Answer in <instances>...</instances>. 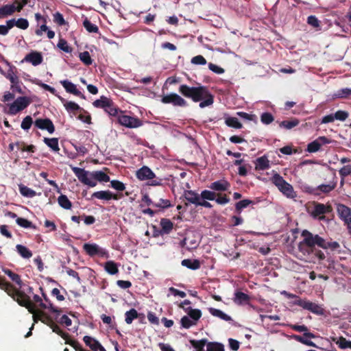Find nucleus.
<instances>
[{"label":"nucleus","mask_w":351,"mask_h":351,"mask_svg":"<svg viewBox=\"0 0 351 351\" xmlns=\"http://www.w3.org/2000/svg\"><path fill=\"white\" fill-rule=\"evenodd\" d=\"M301 236L303 240L298 245L300 252L304 256L313 254L319 261L324 260L326 256L322 250L317 249L316 246L324 250L330 249L332 251H335L340 247L338 242L328 241L319 234H313L308 230H302Z\"/></svg>","instance_id":"1"},{"label":"nucleus","mask_w":351,"mask_h":351,"mask_svg":"<svg viewBox=\"0 0 351 351\" xmlns=\"http://www.w3.org/2000/svg\"><path fill=\"white\" fill-rule=\"evenodd\" d=\"M179 93L186 98L191 99L194 102H200L199 106L204 108L212 106L214 103V95L205 86H189L182 84L178 88Z\"/></svg>","instance_id":"2"},{"label":"nucleus","mask_w":351,"mask_h":351,"mask_svg":"<svg viewBox=\"0 0 351 351\" xmlns=\"http://www.w3.org/2000/svg\"><path fill=\"white\" fill-rule=\"evenodd\" d=\"M5 287L3 290L20 306L25 307L30 313L34 315L38 311L35 304L31 301L29 296L24 291L16 289L9 282Z\"/></svg>","instance_id":"3"},{"label":"nucleus","mask_w":351,"mask_h":351,"mask_svg":"<svg viewBox=\"0 0 351 351\" xmlns=\"http://www.w3.org/2000/svg\"><path fill=\"white\" fill-rule=\"evenodd\" d=\"M93 105L95 108L103 109L109 115L113 117L117 116L119 110L111 99L104 95L94 101Z\"/></svg>","instance_id":"4"},{"label":"nucleus","mask_w":351,"mask_h":351,"mask_svg":"<svg viewBox=\"0 0 351 351\" xmlns=\"http://www.w3.org/2000/svg\"><path fill=\"white\" fill-rule=\"evenodd\" d=\"M293 304L294 305L299 306L305 310H308L317 315H322L324 313V310L320 305L306 299H298V300H294Z\"/></svg>","instance_id":"5"},{"label":"nucleus","mask_w":351,"mask_h":351,"mask_svg":"<svg viewBox=\"0 0 351 351\" xmlns=\"http://www.w3.org/2000/svg\"><path fill=\"white\" fill-rule=\"evenodd\" d=\"M72 171L74 173L78 180L84 184L90 187H94L97 185L96 181L91 180L90 173L84 169L71 166Z\"/></svg>","instance_id":"6"},{"label":"nucleus","mask_w":351,"mask_h":351,"mask_svg":"<svg viewBox=\"0 0 351 351\" xmlns=\"http://www.w3.org/2000/svg\"><path fill=\"white\" fill-rule=\"evenodd\" d=\"M337 213L339 219L343 221L349 232L351 234V208L345 204L337 205Z\"/></svg>","instance_id":"7"},{"label":"nucleus","mask_w":351,"mask_h":351,"mask_svg":"<svg viewBox=\"0 0 351 351\" xmlns=\"http://www.w3.org/2000/svg\"><path fill=\"white\" fill-rule=\"evenodd\" d=\"M31 103V99L27 97H19L13 103L9 105L8 114H16L19 112L26 108Z\"/></svg>","instance_id":"8"},{"label":"nucleus","mask_w":351,"mask_h":351,"mask_svg":"<svg viewBox=\"0 0 351 351\" xmlns=\"http://www.w3.org/2000/svg\"><path fill=\"white\" fill-rule=\"evenodd\" d=\"M118 123L128 128H137L143 125V121L134 117L125 114H117Z\"/></svg>","instance_id":"9"},{"label":"nucleus","mask_w":351,"mask_h":351,"mask_svg":"<svg viewBox=\"0 0 351 351\" xmlns=\"http://www.w3.org/2000/svg\"><path fill=\"white\" fill-rule=\"evenodd\" d=\"M161 101L163 104H171L176 106L184 107L187 106L186 100L176 93H170L164 95L161 99Z\"/></svg>","instance_id":"10"},{"label":"nucleus","mask_w":351,"mask_h":351,"mask_svg":"<svg viewBox=\"0 0 351 351\" xmlns=\"http://www.w3.org/2000/svg\"><path fill=\"white\" fill-rule=\"evenodd\" d=\"M123 197V195L113 194L110 191H99L95 192L91 195V199L96 198L105 201H109L110 199L118 200Z\"/></svg>","instance_id":"11"},{"label":"nucleus","mask_w":351,"mask_h":351,"mask_svg":"<svg viewBox=\"0 0 351 351\" xmlns=\"http://www.w3.org/2000/svg\"><path fill=\"white\" fill-rule=\"evenodd\" d=\"M34 125L42 130H47L49 134H53L55 132V126L52 121L48 118L37 119L34 121Z\"/></svg>","instance_id":"12"},{"label":"nucleus","mask_w":351,"mask_h":351,"mask_svg":"<svg viewBox=\"0 0 351 351\" xmlns=\"http://www.w3.org/2000/svg\"><path fill=\"white\" fill-rule=\"evenodd\" d=\"M182 197L187 202L184 203L185 206H188L189 204H192L195 206H197V203L201 198L200 194L192 190H185Z\"/></svg>","instance_id":"13"},{"label":"nucleus","mask_w":351,"mask_h":351,"mask_svg":"<svg viewBox=\"0 0 351 351\" xmlns=\"http://www.w3.org/2000/svg\"><path fill=\"white\" fill-rule=\"evenodd\" d=\"M330 142V140L326 136H319L316 140L308 144L306 151L309 153H315L319 150L322 145L328 144Z\"/></svg>","instance_id":"14"},{"label":"nucleus","mask_w":351,"mask_h":351,"mask_svg":"<svg viewBox=\"0 0 351 351\" xmlns=\"http://www.w3.org/2000/svg\"><path fill=\"white\" fill-rule=\"evenodd\" d=\"M83 249L90 256H95L96 255H100L103 256L106 254L104 250L100 248L95 243H84L83 245Z\"/></svg>","instance_id":"15"},{"label":"nucleus","mask_w":351,"mask_h":351,"mask_svg":"<svg viewBox=\"0 0 351 351\" xmlns=\"http://www.w3.org/2000/svg\"><path fill=\"white\" fill-rule=\"evenodd\" d=\"M60 84L64 88L65 90L71 94H73L75 96L80 97L82 99H85V96L82 94L76 87V85L72 83L71 82L64 80L60 81Z\"/></svg>","instance_id":"16"},{"label":"nucleus","mask_w":351,"mask_h":351,"mask_svg":"<svg viewBox=\"0 0 351 351\" xmlns=\"http://www.w3.org/2000/svg\"><path fill=\"white\" fill-rule=\"evenodd\" d=\"M211 190L219 192L227 191L230 188V183L226 180L221 179L210 183L208 186Z\"/></svg>","instance_id":"17"},{"label":"nucleus","mask_w":351,"mask_h":351,"mask_svg":"<svg viewBox=\"0 0 351 351\" xmlns=\"http://www.w3.org/2000/svg\"><path fill=\"white\" fill-rule=\"evenodd\" d=\"M136 177L140 180H152L156 177L155 173L147 166H143L136 171Z\"/></svg>","instance_id":"18"},{"label":"nucleus","mask_w":351,"mask_h":351,"mask_svg":"<svg viewBox=\"0 0 351 351\" xmlns=\"http://www.w3.org/2000/svg\"><path fill=\"white\" fill-rule=\"evenodd\" d=\"M43 60L41 53L38 51H32L27 54L23 61L30 62L34 66H38L42 63Z\"/></svg>","instance_id":"19"},{"label":"nucleus","mask_w":351,"mask_h":351,"mask_svg":"<svg viewBox=\"0 0 351 351\" xmlns=\"http://www.w3.org/2000/svg\"><path fill=\"white\" fill-rule=\"evenodd\" d=\"M331 206H326L324 204L316 202L315 204L314 210L311 213V215L313 217H317L321 215H324L331 212Z\"/></svg>","instance_id":"20"},{"label":"nucleus","mask_w":351,"mask_h":351,"mask_svg":"<svg viewBox=\"0 0 351 351\" xmlns=\"http://www.w3.org/2000/svg\"><path fill=\"white\" fill-rule=\"evenodd\" d=\"M256 171H264L270 167L269 160L265 155L258 157L254 161Z\"/></svg>","instance_id":"21"},{"label":"nucleus","mask_w":351,"mask_h":351,"mask_svg":"<svg viewBox=\"0 0 351 351\" xmlns=\"http://www.w3.org/2000/svg\"><path fill=\"white\" fill-rule=\"evenodd\" d=\"M160 225L161 226V230L160 231V234L161 235L169 234L173 228V223L167 218H162Z\"/></svg>","instance_id":"22"},{"label":"nucleus","mask_w":351,"mask_h":351,"mask_svg":"<svg viewBox=\"0 0 351 351\" xmlns=\"http://www.w3.org/2000/svg\"><path fill=\"white\" fill-rule=\"evenodd\" d=\"M290 328L297 332H303L304 337H308L309 339L315 338V335L308 331V328L305 325H298V324H289L288 325Z\"/></svg>","instance_id":"23"},{"label":"nucleus","mask_w":351,"mask_h":351,"mask_svg":"<svg viewBox=\"0 0 351 351\" xmlns=\"http://www.w3.org/2000/svg\"><path fill=\"white\" fill-rule=\"evenodd\" d=\"M279 191L288 198L295 199L297 197V193L294 191L293 187L287 182L282 187L279 189Z\"/></svg>","instance_id":"24"},{"label":"nucleus","mask_w":351,"mask_h":351,"mask_svg":"<svg viewBox=\"0 0 351 351\" xmlns=\"http://www.w3.org/2000/svg\"><path fill=\"white\" fill-rule=\"evenodd\" d=\"M59 99L64 104V106L68 112L76 114L81 110L80 106L74 101H66L64 98L59 97Z\"/></svg>","instance_id":"25"},{"label":"nucleus","mask_w":351,"mask_h":351,"mask_svg":"<svg viewBox=\"0 0 351 351\" xmlns=\"http://www.w3.org/2000/svg\"><path fill=\"white\" fill-rule=\"evenodd\" d=\"M91 180L99 182H109L110 177L101 171H94L90 173Z\"/></svg>","instance_id":"26"},{"label":"nucleus","mask_w":351,"mask_h":351,"mask_svg":"<svg viewBox=\"0 0 351 351\" xmlns=\"http://www.w3.org/2000/svg\"><path fill=\"white\" fill-rule=\"evenodd\" d=\"M83 341L93 351H98L101 344L95 339L90 336H84Z\"/></svg>","instance_id":"27"},{"label":"nucleus","mask_w":351,"mask_h":351,"mask_svg":"<svg viewBox=\"0 0 351 351\" xmlns=\"http://www.w3.org/2000/svg\"><path fill=\"white\" fill-rule=\"evenodd\" d=\"M190 343L196 349L195 351H207V343L208 341L206 339L201 340L193 339L190 341Z\"/></svg>","instance_id":"28"},{"label":"nucleus","mask_w":351,"mask_h":351,"mask_svg":"<svg viewBox=\"0 0 351 351\" xmlns=\"http://www.w3.org/2000/svg\"><path fill=\"white\" fill-rule=\"evenodd\" d=\"M181 264L182 266L193 270L198 269L201 266L200 262L197 259H184L182 261Z\"/></svg>","instance_id":"29"},{"label":"nucleus","mask_w":351,"mask_h":351,"mask_svg":"<svg viewBox=\"0 0 351 351\" xmlns=\"http://www.w3.org/2000/svg\"><path fill=\"white\" fill-rule=\"evenodd\" d=\"M43 142L54 152L58 153L60 151L58 138L45 137Z\"/></svg>","instance_id":"30"},{"label":"nucleus","mask_w":351,"mask_h":351,"mask_svg":"<svg viewBox=\"0 0 351 351\" xmlns=\"http://www.w3.org/2000/svg\"><path fill=\"white\" fill-rule=\"evenodd\" d=\"M3 271L6 274L13 282L19 286L20 289L22 287L23 282L19 274L13 272L9 269L4 268Z\"/></svg>","instance_id":"31"},{"label":"nucleus","mask_w":351,"mask_h":351,"mask_svg":"<svg viewBox=\"0 0 351 351\" xmlns=\"http://www.w3.org/2000/svg\"><path fill=\"white\" fill-rule=\"evenodd\" d=\"M234 302L238 304H247L250 302V296L241 291H237L234 294Z\"/></svg>","instance_id":"32"},{"label":"nucleus","mask_w":351,"mask_h":351,"mask_svg":"<svg viewBox=\"0 0 351 351\" xmlns=\"http://www.w3.org/2000/svg\"><path fill=\"white\" fill-rule=\"evenodd\" d=\"M10 23H12V28L14 26H16L18 28L21 29H26L29 27V22L26 19L20 18L17 20H15L14 19L9 20Z\"/></svg>","instance_id":"33"},{"label":"nucleus","mask_w":351,"mask_h":351,"mask_svg":"<svg viewBox=\"0 0 351 351\" xmlns=\"http://www.w3.org/2000/svg\"><path fill=\"white\" fill-rule=\"evenodd\" d=\"M104 269L110 275H114L119 272L118 265L113 261L106 262L104 264Z\"/></svg>","instance_id":"34"},{"label":"nucleus","mask_w":351,"mask_h":351,"mask_svg":"<svg viewBox=\"0 0 351 351\" xmlns=\"http://www.w3.org/2000/svg\"><path fill=\"white\" fill-rule=\"evenodd\" d=\"M209 313L215 317H217L225 321H232V318L230 316L228 315L227 314L224 313L222 311L219 309H217L215 308H208Z\"/></svg>","instance_id":"35"},{"label":"nucleus","mask_w":351,"mask_h":351,"mask_svg":"<svg viewBox=\"0 0 351 351\" xmlns=\"http://www.w3.org/2000/svg\"><path fill=\"white\" fill-rule=\"evenodd\" d=\"M19 189L20 193L26 197H33L36 195L35 191L22 184L19 185Z\"/></svg>","instance_id":"36"},{"label":"nucleus","mask_w":351,"mask_h":351,"mask_svg":"<svg viewBox=\"0 0 351 351\" xmlns=\"http://www.w3.org/2000/svg\"><path fill=\"white\" fill-rule=\"evenodd\" d=\"M16 250L21 257L24 258H29L32 256V252L27 247L18 244L16 245Z\"/></svg>","instance_id":"37"},{"label":"nucleus","mask_w":351,"mask_h":351,"mask_svg":"<svg viewBox=\"0 0 351 351\" xmlns=\"http://www.w3.org/2000/svg\"><path fill=\"white\" fill-rule=\"evenodd\" d=\"M337 186V182L335 181H331L329 182V184H320L319 185L316 190L321 191L324 193H328L332 190L335 189Z\"/></svg>","instance_id":"38"},{"label":"nucleus","mask_w":351,"mask_h":351,"mask_svg":"<svg viewBox=\"0 0 351 351\" xmlns=\"http://www.w3.org/2000/svg\"><path fill=\"white\" fill-rule=\"evenodd\" d=\"M253 204L254 202L248 199L241 200L235 204V211L237 213L241 214L243 209Z\"/></svg>","instance_id":"39"},{"label":"nucleus","mask_w":351,"mask_h":351,"mask_svg":"<svg viewBox=\"0 0 351 351\" xmlns=\"http://www.w3.org/2000/svg\"><path fill=\"white\" fill-rule=\"evenodd\" d=\"M58 202L59 205L64 209L69 210L72 207L71 202L65 195L61 194L58 198Z\"/></svg>","instance_id":"40"},{"label":"nucleus","mask_w":351,"mask_h":351,"mask_svg":"<svg viewBox=\"0 0 351 351\" xmlns=\"http://www.w3.org/2000/svg\"><path fill=\"white\" fill-rule=\"evenodd\" d=\"M350 96H351V88H341V89L337 90L333 95V97L335 98H339V99H346V98H348Z\"/></svg>","instance_id":"41"},{"label":"nucleus","mask_w":351,"mask_h":351,"mask_svg":"<svg viewBox=\"0 0 351 351\" xmlns=\"http://www.w3.org/2000/svg\"><path fill=\"white\" fill-rule=\"evenodd\" d=\"M138 313L135 308H131L125 313V321L128 324L132 323L133 320L138 318Z\"/></svg>","instance_id":"42"},{"label":"nucleus","mask_w":351,"mask_h":351,"mask_svg":"<svg viewBox=\"0 0 351 351\" xmlns=\"http://www.w3.org/2000/svg\"><path fill=\"white\" fill-rule=\"evenodd\" d=\"M300 121L298 119L293 118L291 120H285L280 123L281 128H284L287 130H291L294 127L299 125Z\"/></svg>","instance_id":"43"},{"label":"nucleus","mask_w":351,"mask_h":351,"mask_svg":"<svg viewBox=\"0 0 351 351\" xmlns=\"http://www.w3.org/2000/svg\"><path fill=\"white\" fill-rule=\"evenodd\" d=\"M83 26L89 33H99L98 27L95 24L92 23L87 18H85L84 20Z\"/></svg>","instance_id":"44"},{"label":"nucleus","mask_w":351,"mask_h":351,"mask_svg":"<svg viewBox=\"0 0 351 351\" xmlns=\"http://www.w3.org/2000/svg\"><path fill=\"white\" fill-rule=\"evenodd\" d=\"M29 0H14L12 4H10L13 8L14 13L15 12H21V10L25 6Z\"/></svg>","instance_id":"45"},{"label":"nucleus","mask_w":351,"mask_h":351,"mask_svg":"<svg viewBox=\"0 0 351 351\" xmlns=\"http://www.w3.org/2000/svg\"><path fill=\"white\" fill-rule=\"evenodd\" d=\"M271 180L272 183L278 187V189L282 187V186L285 185V183H287V181L280 174L277 173L274 174V176L271 177Z\"/></svg>","instance_id":"46"},{"label":"nucleus","mask_w":351,"mask_h":351,"mask_svg":"<svg viewBox=\"0 0 351 351\" xmlns=\"http://www.w3.org/2000/svg\"><path fill=\"white\" fill-rule=\"evenodd\" d=\"M225 123L228 127H231L236 129H241L243 127L242 124L239 121L238 119L236 117H228L226 119Z\"/></svg>","instance_id":"47"},{"label":"nucleus","mask_w":351,"mask_h":351,"mask_svg":"<svg viewBox=\"0 0 351 351\" xmlns=\"http://www.w3.org/2000/svg\"><path fill=\"white\" fill-rule=\"evenodd\" d=\"M207 351H225L224 346L221 343L210 341L207 343Z\"/></svg>","instance_id":"48"},{"label":"nucleus","mask_w":351,"mask_h":351,"mask_svg":"<svg viewBox=\"0 0 351 351\" xmlns=\"http://www.w3.org/2000/svg\"><path fill=\"white\" fill-rule=\"evenodd\" d=\"M188 315L191 319H192L195 322L197 323V322L202 317V311L199 309L197 308H192L191 307H189L188 308Z\"/></svg>","instance_id":"49"},{"label":"nucleus","mask_w":351,"mask_h":351,"mask_svg":"<svg viewBox=\"0 0 351 351\" xmlns=\"http://www.w3.org/2000/svg\"><path fill=\"white\" fill-rule=\"evenodd\" d=\"M12 14H14V10L10 4H6L0 8V19L10 16Z\"/></svg>","instance_id":"50"},{"label":"nucleus","mask_w":351,"mask_h":351,"mask_svg":"<svg viewBox=\"0 0 351 351\" xmlns=\"http://www.w3.org/2000/svg\"><path fill=\"white\" fill-rule=\"evenodd\" d=\"M200 197L202 199L213 201L215 200L217 193L214 191L204 190L201 192Z\"/></svg>","instance_id":"51"},{"label":"nucleus","mask_w":351,"mask_h":351,"mask_svg":"<svg viewBox=\"0 0 351 351\" xmlns=\"http://www.w3.org/2000/svg\"><path fill=\"white\" fill-rule=\"evenodd\" d=\"M49 327L52 329L53 332L60 335L64 340H67V339L69 338V335L64 332L56 324L53 323Z\"/></svg>","instance_id":"52"},{"label":"nucleus","mask_w":351,"mask_h":351,"mask_svg":"<svg viewBox=\"0 0 351 351\" xmlns=\"http://www.w3.org/2000/svg\"><path fill=\"white\" fill-rule=\"evenodd\" d=\"M16 222L19 226L25 228H36V226L30 221L25 218L17 217Z\"/></svg>","instance_id":"53"},{"label":"nucleus","mask_w":351,"mask_h":351,"mask_svg":"<svg viewBox=\"0 0 351 351\" xmlns=\"http://www.w3.org/2000/svg\"><path fill=\"white\" fill-rule=\"evenodd\" d=\"M79 58L80 60L86 66H89L93 63V60L90 57V55L87 51L80 53Z\"/></svg>","instance_id":"54"},{"label":"nucleus","mask_w":351,"mask_h":351,"mask_svg":"<svg viewBox=\"0 0 351 351\" xmlns=\"http://www.w3.org/2000/svg\"><path fill=\"white\" fill-rule=\"evenodd\" d=\"M16 146L19 149L23 152H28L34 153L35 152V146L33 145H26L24 142H17Z\"/></svg>","instance_id":"55"},{"label":"nucleus","mask_w":351,"mask_h":351,"mask_svg":"<svg viewBox=\"0 0 351 351\" xmlns=\"http://www.w3.org/2000/svg\"><path fill=\"white\" fill-rule=\"evenodd\" d=\"M336 343L338 345L339 348L341 349H346L350 348L351 349V341L347 340L343 337H340L338 339V341L336 342Z\"/></svg>","instance_id":"56"},{"label":"nucleus","mask_w":351,"mask_h":351,"mask_svg":"<svg viewBox=\"0 0 351 351\" xmlns=\"http://www.w3.org/2000/svg\"><path fill=\"white\" fill-rule=\"evenodd\" d=\"M230 199L226 194L217 193L215 202L220 205H224L229 203Z\"/></svg>","instance_id":"57"},{"label":"nucleus","mask_w":351,"mask_h":351,"mask_svg":"<svg viewBox=\"0 0 351 351\" xmlns=\"http://www.w3.org/2000/svg\"><path fill=\"white\" fill-rule=\"evenodd\" d=\"M181 325L184 328H189L192 326L196 325V322H195L192 319H191L188 316H184L182 317L181 320Z\"/></svg>","instance_id":"58"},{"label":"nucleus","mask_w":351,"mask_h":351,"mask_svg":"<svg viewBox=\"0 0 351 351\" xmlns=\"http://www.w3.org/2000/svg\"><path fill=\"white\" fill-rule=\"evenodd\" d=\"M274 120V116L270 112H263L261 116V122L265 125L270 124Z\"/></svg>","instance_id":"59"},{"label":"nucleus","mask_w":351,"mask_h":351,"mask_svg":"<svg viewBox=\"0 0 351 351\" xmlns=\"http://www.w3.org/2000/svg\"><path fill=\"white\" fill-rule=\"evenodd\" d=\"M33 123V119L31 116H26L22 121L21 127L24 130H28Z\"/></svg>","instance_id":"60"},{"label":"nucleus","mask_w":351,"mask_h":351,"mask_svg":"<svg viewBox=\"0 0 351 351\" xmlns=\"http://www.w3.org/2000/svg\"><path fill=\"white\" fill-rule=\"evenodd\" d=\"M58 47L64 52L71 53L72 51V48L68 45L66 40L63 38H60Z\"/></svg>","instance_id":"61"},{"label":"nucleus","mask_w":351,"mask_h":351,"mask_svg":"<svg viewBox=\"0 0 351 351\" xmlns=\"http://www.w3.org/2000/svg\"><path fill=\"white\" fill-rule=\"evenodd\" d=\"M154 206L162 209L168 208L172 206L170 201L169 199H160L159 202L157 203H154Z\"/></svg>","instance_id":"62"},{"label":"nucleus","mask_w":351,"mask_h":351,"mask_svg":"<svg viewBox=\"0 0 351 351\" xmlns=\"http://www.w3.org/2000/svg\"><path fill=\"white\" fill-rule=\"evenodd\" d=\"M349 113L345 110H337L334 114L335 120H339L341 121H344L348 117Z\"/></svg>","instance_id":"63"},{"label":"nucleus","mask_w":351,"mask_h":351,"mask_svg":"<svg viewBox=\"0 0 351 351\" xmlns=\"http://www.w3.org/2000/svg\"><path fill=\"white\" fill-rule=\"evenodd\" d=\"M110 186L112 188L118 191H123L125 189V184L122 182L117 180H111Z\"/></svg>","instance_id":"64"}]
</instances>
